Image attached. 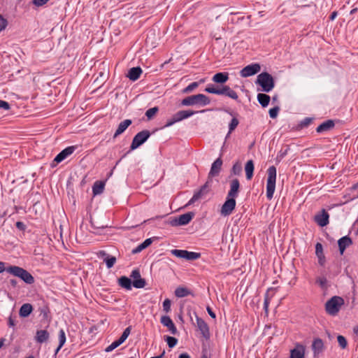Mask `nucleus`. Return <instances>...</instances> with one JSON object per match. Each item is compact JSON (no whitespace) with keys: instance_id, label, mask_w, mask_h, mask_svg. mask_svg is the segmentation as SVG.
<instances>
[{"instance_id":"obj_3","label":"nucleus","mask_w":358,"mask_h":358,"mask_svg":"<svg viewBox=\"0 0 358 358\" xmlns=\"http://www.w3.org/2000/svg\"><path fill=\"white\" fill-rule=\"evenodd\" d=\"M210 103V99L203 94H197L184 98L180 103L182 106H206Z\"/></svg>"},{"instance_id":"obj_44","label":"nucleus","mask_w":358,"mask_h":358,"mask_svg":"<svg viewBox=\"0 0 358 358\" xmlns=\"http://www.w3.org/2000/svg\"><path fill=\"white\" fill-rule=\"evenodd\" d=\"M38 311L40 312L41 315H43L44 319L48 318V314L50 313V309L48 305L43 304L42 306H40Z\"/></svg>"},{"instance_id":"obj_18","label":"nucleus","mask_w":358,"mask_h":358,"mask_svg":"<svg viewBox=\"0 0 358 358\" xmlns=\"http://www.w3.org/2000/svg\"><path fill=\"white\" fill-rule=\"evenodd\" d=\"M352 244V238L348 236H344L338 240V250L341 255H343L345 249Z\"/></svg>"},{"instance_id":"obj_10","label":"nucleus","mask_w":358,"mask_h":358,"mask_svg":"<svg viewBox=\"0 0 358 358\" xmlns=\"http://www.w3.org/2000/svg\"><path fill=\"white\" fill-rule=\"evenodd\" d=\"M196 317V326L202 336L206 339H209L210 337V329L208 324L200 317H199L196 312H194Z\"/></svg>"},{"instance_id":"obj_29","label":"nucleus","mask_w":358,"mask_h":358,"mask_svg":"<svg viewBox=\"0 0 358 358\" xmlns=\"http://www.w3.org/2000/svg\"><path fill=\"white\" fill-rule=\"evenodd\" d=\"M229 80V73L227 72H219L215 73L213 78L212 80L214 83L223 85Z\"/></svg>"},{"instance_id":"obj_61","label":"nucleus","mask_w":358,"mask_h":358,"mask_svg":"<svg viewBox=\"0 0 358 358\" xmlns=\"http://www.w3.org/2000/svg\"><path fill=\"white\" fill-rule=\"evenodd\" d=\"M206 310L208 313V315L213 319L216 318L215 313L213 311L212 308L210 306L206 307Z\"/></svg>"},{"instance_id":"obj_25","label":"nucleus","mask_w":358,"mask_h":358,"mask_svg":"<svg viewBox=\"0 0 358 358\" xmlns=\"http://www.w3.org/2000/svg\"><path fill=\"white\" fill-rule=\"evenodd\" d=\"M197 113H198V111H195V110H182L178 111L177 113H176L174 114V115L176 116L178 122H180L183 120H185V119H187V118L192 117V115H195Z\"/></svg>"},{"instance_id":"obj_38","label":"nucleus","mask_w":358,"mask_h":358,"mask_svg":"<svg viewBox=\"0 0 358 358\" xmlns=\"http://www.w3.org/2000/svg\"><path fill=\"white\" fill-rule=\"evenodd\" d=\"M201 257V253L185 250V259L193 261Z\"/></svg>"},{"instance_id":"obj_15","label":"nucleus","mask_w":358,"mask_h":358,"mask_svg":"<svg viewBox=\"0 0 358 358\" xmlns=\"http://www.w3.org/2000/svg\"><path fill=\"white\" fill-rule=\"evenodd\" d=\"M76 149V146L75 145L66 147L56 155L53 162L57 164L62 162L66 158H67L69 156L73 154Z\"/></svg>"},{"instance_id":"obj_37","label":"nucleus","mask_w":358,"mask_h":358,"mask_svg":"<svg viewBox=\"0 0 358 358\" xmlns=\"http://www.w3.org/2000/svg\"><path fill=\"white\" fill-rule=\"evenodd\" d=\"M315 283L320 286L322 289H327L329 287L327 279L325 276H319L315 280Z\"/></svg>"},{"instance_id":"obj_17","label":"nucleus","mask_w":358,"mask_h":358,"mask_svg":"<svg viewBox=\"0 0 358 358\" xmlns=\"http://www.w3.org/2000/svg\"><path fill=\"white\" fill-rule=\"evenodd\" d=\"M222 166V159L221 157H219L211 165L210 170L208 173V178L218 176L221 171Z\"/></svg>"},{"instance_id":"obj_5","label":"nucleus","mask_w":358,"mask_h":358,"mask_svg":"<svg viewBox=\"0 0 358 358\" xmlns=\"http://www.w3.org/2000/svg\"><path fill=\"white\" fill-rule=\"evenodd\" d=\"M344 299L341 296H334L325 303V311L329 315L335 316L344 304Z\"/></svg>"},{"instance_id":"obj_20","label":"nucleus","mask_w":358,"mask_h":358,"mask_svg":"<svg viewBox=\"0 0 358 358\" xmlns=\"http://www.w3.org/2000/svg\"><path fill=\"white\" fill-rule=\"evenodd\" d=\"M324 348L323 341L320 338H314L312 343V350L314 357L319 355L323 351Z\"/></svg>"},{"instance_id":"obj_36","label":"nucleus","mask_w":358,"mask_h":358,"mask_svg":"<svg viewBox=\"0 0 358 358\" xmlns=\"http://www.w3.org/2000/svg\"><path fill=\"white\" fill-rule=\"evenodd\" d=\"M257 98L258 102L263 108L268 106L271 100L270 96L264 93H259Z\"/></svg>"},{"instance_id":"obj_48","label":"nucleus","mask_w":358,"mask_h":358,"mask_svg":"<svg viewBox=\"0 0 358 358\" xmlns=\"http://www.w3.org/2000/svg\"><path fill=\"white\" fill-rule=\"evenodd\" d=\"M313 120V117H305L299 124V127L302 129L307 127Z\"/></svg>"},{"instance_id":"obj_45","label":"nucleus","mask_w":358,"mask_h":358,"mask_svg":"<svg viewBox=\"0 0 358 358\" xmlns=\"http://www.w3.org/2000/svg\"><path fill=\"white\" fill-rule=\"evenodd\" d=\"M231 174L239 176L242 172V166L238 162L235 163L231 170Z\"/></svg>"},{"instance_id":"obj_43","label":"nucleus","mask_w":358,"mask_h":358,"mask_svg":"<svg viewBox=\"0 0 358 358\" xmlns=\"http://www.w3.org/2000/svg\"><path fill=\"white\" fill-rule=\"evenodd\" d=\"M199 85V83L193 82V83H190L189 85H188L186 87H185L182 90V92L183 94H188V93L192 92L196 87H198Z\"/></svg>"},{"instance_id":"obj_62","label":"nucleus","mask_w":358,"mask_h":358,"mask_svg":"<svg viewBox=\"0 0 358 358\" xmlns=\"http://www.w3.org/2000/svg\"><path fill=\"white\" fill-rule=\"evenodd\" d=\"M8 325L10 327H14L15 326V320L13 319L11 315L8 317Z\"/></svg>"},{"instance_id":"obj_33","label":"nucleus","mask_w":358,"mask_h":358,"mask_svg":"<svg viewBox=\"0 0 358 358\" xmlns=\"http://www.w3.org/2000/svg\"><path fill=\"white\" fill-rule=\"evenodd\" d=\"M105 187V181L96 180L92 186V193L94 196L99 195L103 193Z\"/></svg>"},{"instance_id":"obj_6","label":"nucleus","mask_w":358,"mask_h":358,"mask_svg":"<svg viewBox=\"0 0 358 358\" xmlns=\"http://www.w3.org/2000/svg\"><path fill=\"white\" fill-rule=\"evenodd\" d=\"M268 178L266 182V197L271 200L275 189L276 182V168L274 166H271L267 170Z\"/></svg>"},{"instance_id":"obj_22","label":"nucleus","mask_w":358,"mask_h":358,"mask_svg":"<svg viewBox=\"0 0 358 358\" xmlns=\"http://www.w3.org/2000/svg\"><path fill=\"white\" fill-rule=\"evenodd\" d=\"M132 124V120L130 119H126L121 122L113 136V138H116L118 136L123 134L126 129Z\"/></svg>"},{"instance_id":"obj_1","label":"nucleus","mask_w":358,"mask_h":358,"mask_svg":"<svg viewBox=\"0 0 358 358\" xmlns=\"http://www.w3.org/2000/svg\"><path fill=\"white\" fill-rule=\"evenodd\" d=\"M8 273L20 278L27 285H31L35 282L34 276L28 271L18 266L10 264L8 267Z\"/></svg>"},{"instance_id":"obj_16","label":"nucleus","mask_w":358,"mask_h":358,"mask_svg":"<svg viewBox=\"0 0 358 358\" xmlns=\"http://www.w3.org/2000/svg\"><path fill=\"white\" fill-rule=\"evenodd\" d=\"M240 182L238 179L234 178L230 181V189L227 193L228 197L236 199L240 192Z\"/></svg>"},{"instance_id":"obj_11","label":"nucleus","mask_w":358,"mask_h":358,"mask_svg":"<svg viewBox=\"0 0 358 358\" xmlns=\"http://www.w3.org/2000/svg\"><path fill=\"white\" fill-rule=\"evenodd\" d=\"M236 199L227 196L220 210L221 215L224 216L231 215L236 208Z\"/></svg>"},{"instance_id":"obj_7","label":"nucleus","mask_w":358,"mask_h":358,"mask_svg":"<svg viewBox=\"0 0 358 358\" xmlns=\"http://www.w3.org/2000/svg\"><path fill=\"white\" fill-rule=\"evenodd\" d=\"M151 136V132L147 129H144L137 133L133 138L132 142L130 145V149L127 152L129 153L131 151L134 150L145 143Z\"/></svg>"},{"instance_id":"obj_26","label":"nucleus","mask_w":358,"mask_h":358,"mask_svg":"<svg viewBox=\"0 0 358 358\" xmlns=\"http://www.w3.org/2000/svg\"><path fill=\"white\" fill-rule=\"evenodd\" d=\"M157 237H152V238L145 239L143 242H142L138 246H136L135 248H134L131 250V253L135 255V254L141 252L142 250H143L145 248H147L148 247H149L152 243L154 239H157Z\"/></svg>"},{"instance_id":"obj_64","label":"nucleus","mask_w":358,"mask_h":358,"mask_svg":"<svg viewBox=\"0 0 358 358\" xmlns=\"http://www.w3.org/2000/svg\"><path fill=\"white\" fill-rule=\"evenodd\" d=\"M338 15V12L337 11H334L332 12L330 15H329V20L331 21H333L336 19V17H337Z\"/></svg>"},{"instance_id":"obj_12","label":"nucleus","mask_w":358,"mask_h":358,"mask_svg":"<svg viewBox=\"0 0 358 358\" xmlns=\"http://www.w3.org/2000/svg\"><path fill=\"white\" fill-rule=\"evenodd\" d=\"M314 221L321 227L327 226L329 222V213L325 209H322L315 215Z\"/></svg>"},{"instance_id":"obj_19","label":"nucleus","mask_w":358,"mask_h":358,"mask_svg":"<svg viewBox=\"0 0 358 358\" xmlns=\"http://www.w3.org/2000/svg\"><path fill=\"white\" fill-rule=\"evenodd\" d=\"M160 322L164 327L169 329V330L172 334L175 335L178 333L177 328L169 316H162L161 317Z\"/></svg>"},{"instance_id":"obj_30","label":"nucleus","mask_w":358,"mask_h":358,"mask_svg":"<svg viewBox=\"0 0 358 358\" xmlns=\"http://www.w3.org/2000/svg\"><path fill=\"white\" fill-rule=\"evenodd\" d=\"M33 309V306L31 303H24L21 306L19 310V315L21 317H27L32 313Z\"/></svg>"},{"instance_id":"obj_21","label":"nucleus","mask_w":358,"mask_h":358,"mask_svg":"<svg viewBox=\"0 0 358 358\" xmlns=\"http://www.w3.org/2000/svg\"><path fill=\"white\" fill-rule=\"evenodd\" d=\"M99 257L103 258L108 268H112L116 262V257L108 255L106 251L101 250L99 253Z\"/></svg>"},{"instance_id":"obj_49","label":"nucleus","mask_w":358,"mask_h":358,"mask_svg":"<svg viewBox=\"0 0 358 358\" xmlns=\"http://www.w3.org/2000/svg\"><path fill=\"white\" fill-rule=\"evenodd\" d=\"M338 345L342 349H345L348 345V341L346 338L341 335H338L337 337Z\"/></svg>"},{"instance_id":"obj_14","label":"nucleus","mask_w":358,"mask_h":358,"mask_svg":"<svg viewBox=\"0 0 358 358\" xmlns=\"http://www.w3.org/2000/svg\"><path fill=\"white\" fill-rule=\"evenodd\" d=\"M209 182L207 181L204 185H203L201 188L195 192L192 196V197L189 199L187 203V206L193 204L194 202L201 199L203 195H205L209 190Z\"/></svg>"},{"instance_id":"obj_59","label":"nucleus","mask_w":358,"mask_h":358,"mask_svg":"<svg viewBox=\"0 0 358 358\" xmlns=\"http://www.w3.org/2000/svg\"><path fill=\"white\" fill-rule=\"evenodd\" d=\"M49 0H32V3L36 6H42L45 5Z\"/></svg>"},{"instance_id":"obj_13","label":"nucleus","mask_w":358,"mask_h":358,"mask_svg":"<svg viewBox=\"0 0 358 358\" xmlns=\"http://www.w3.org/2000/svg\"><path fill=\"white\" fill-rule=\"evenodd\" d=\"M130 277L134 279L133 280V286L135 288L141 289L143 288L146 282L145 280L141 278V273L138 269H134L131 271Z\"/></svg>"},{"instance_id":"obj_53","label":"nucleus","mask_w":358,"mask_h":358,"mask_svg":"<svg viewBox=\"0 0 358 358\" xmlns=\"http://www.w3.org/2000/svg\"><path fill=\"white\" fill-rule=\"evenodd\" d=\"M8 25V20L0 14V31L4 30Z\"/></svg>"},{"instance_id":"obj_27","label":"nucleus","mask_w":358,"mask_h":358,"mask_svg":"<svg viewBox=\"0 0 358 358\" xmlns=\"http://www.w3.org/2000/svg\"><path fill=\"white\" fill-rule=\"evenodd\" d=\"M335 126L334 121L333 120H327L320 124L317 128L316 131L317 133H323L331 130Z\"/></svg>"},{"instance_id":"obj_2","label":"nucleus","mask_w":358,"mask_h":358,"mask_svg":"<svg viewBox=\"0 0 358 358\" xmlns=\"http://www.w3.org/2000/svg\"><path fill=\"white\" fill-rule=\"evenodd\" d=\"M204 91L207 93L217 95H224L236 101H238V96L234 90L228 85H222L221 87H215L213 84H208Z\"/></svg>"},{"instance_id":"obj_9","label":"nucleus","mask_w":358,"mask_h":358,"mask_svg":"<svg viewBox=\"0 0 358 358\" xmlns=\"http://www.w3.org/2000/svg\"><path fill=\"white\" fill-rule=\"evenodd\" d=\"M261 70V66L259 63H252L247 65L240 71V76L242 78H247L257 74Z\"/></svg>"},{"instance_id":"obj_40","label":"nucleus","mask_w":358,"mask_h":358,"mask_svg":"<svg viewBox=\"0 0 358 358\" xmlns=\"http://www.w3.org/2000/svg\"><path fill=\"white\" fill-rule=\"evenodd\" d=\"M159 111V108L157 106H155L153 108H150L145 112V116L148 118V120H152L154 116Z\"/></svg>"},{"instance_id":"obj_58","label":"nucleus","mask_w":358,"mask_h":358,"mask_svg":"<svg viewBox=\"0 0 358 358\" xmlns=\"http://www.w3.org/2000/svg\"><path fill=\"white\" fill-rule=\"evenodd\" d=\"M0 108H2L3 110H9L10 109V104L8 102L0 99Z\"/></svg>"},{"instance_id":"obj_23","label":"nucleus","mask_w":358,"mask_h":358,"mask_svg":"<svg viewBox=\"0 0 358 358\" xmlns=\"http://www.w3.org/2000/svg\"><path fill=\"white\" fill-rule=\"evenodd\" d=\"M305 347L297 343L296 347L290 351V358H304Z\"/></svg>"},{"instance_id":"obj_8","label":"nucleus","mask_w":358,"mask_h":358,"mask_svg":"<svg viewBox=\"0 0 358 358\" xmlns=\"http://www.w3.org/2000/svg\"><path fill=\"white\" fill-rule=\"evenodd\" d=\"M194 217V213L188 212L178 217H171L168 223L172 227L184 226L188 224Z\"/></svg>"},{"instance_id":"obj_63","label":"nucleus","mask_w":358,"mask_h":358,"mask_svg":"<svg viewBox=\"0 0 358 358\" xmlns=\"http://www.w3.org/2000/svg\"><path fill=\"white\" fill-rule=\"evenodd\" d=\"M9 284L13 288H15L17 286V281L15 279H10Z\"/></svg>"},{"instance_id":"obj_54","label":"nucleus","mask_w":358,"mask_h":358,"mask_svg":"<svg viewBox=\"0 0 358 358\" xmlns=\"http://www.w3.org/2000/svg\"><path fill=\"white\" fill-rule=\"evenodd\" d=\"M10 265V264L7 262L0 261V273L3 272L8 273V267Z\"/></svg>"},{"instance_id":"obj_32","label":"nucleus","mask_w":358,"mask_h":358,"mask_svg":"<svg viewBox=\"0 0 358 358\" xmlns=\"http://www.w3.org/2000/svg\"><path fill=\"white\" fill-rule=\"evenodd\" d=\"M118 285L127 290H131L133 286V281L129 278L123 275L118 278Z\"/></svg>"},{"instance_id":"obj_52","label":"nucleus","mask_w":358,"mask_h":358,"mask_svg":"<svg viewBox=\"0 0 358 358\" xmlns=\"http://www.w3.org/2000/svg\"><path fill=\"white\" fill-rule=\"evenodd\" d=\"M289 150V145H287L286 148L285 150H280L279 152L278 153L277 158H280V159H283L288 153Z\"/></svg>"},{"instance_id":"obj_39","label":"nucleus","mask_w":358,"mask_h":358,"mask_svg":"<svg viewBox=\"0 0 358 358\" xmlns=\"http://www.w3.org/2000/svg\"><path fill=\"white\" fill-rule=\"evenodd\" d=\"M273 290H274L273 288H272V287L268 288L264 295V309L266 313H267L268 310V305H269L271 298V296H269V292L273 291Z\"/></svg>"},{"instance_id":"obj_55","label":"nucleus","mask_w":358,"mask_h":358,"mask_svg":"<svg viewBox=\"0 0 358 358\" xmlns=\"http://www.w3.org/2000/svg\"><path fill=\"white\" fill-rule=\"evenodd\" d=\"M176 122H178L176 116L173 115L170 119L167 120L166 124L164 127H169Z\"/></svg>"},{"instance_id":"obj_60","label":"nucleus","mask_w":358,"mask_h":358,"mask_svg":"<svg viewBox=\"0 0 358 358\" xmlns=\"http://www.w3.org/2000/svg\"><path fill=\"white\" fill-rule=\"evenodd\" d=\"M131 326H129V327H127V328L124 330V331H123V333L122 334L121 336H122L124 340H126V339L128 338V336H129L130 332H131Z\"/></svg>"},{"instance_id":"obj_31","label":"nucleus","mask_w":358,"mask_h":358,"mask_svg":"<svg viewBox=\"0 0 358 358\" xmlns=\"http://www.w3.org/2000/svg\"><path fill=\"white\" fill-rule=\"evenodd\" d=\"M142 72L143 71H142V69H141V67H139V66L132 67L129 70L127 76L129 78V80H131L132 81H136L139 78Z\"/></svg>"},{"instance_id":"obj_4","label":"nucleus","mask_w":358,"mask_h":358,"mask_svg":"<svg viewBox=\"0 0 358 358\" xmlns=\"http://www.w3.org/2000/svg\"><path fill=\"white\" fill-rule=\"evenodd\" d=\"M255 83L262 87L264 92H271L275 87V80L268 72H262L257 76Z\"/></svg>"},{"instance_id":"obj_51","label":"nucleus","mask_w":358,"mask_h":358,"mask_svg":"<svg viewBox=\"0 0 358 358\" xmlns=\"http://www.w3.org/2000/svg\"><path fill=\"white\" fill-rule=\"evenodd\" d=\"M279 110L280 108L278 106H275L271 108L268 111L270 117L272 119H275L278 116Z\"/></svg>"},{"instance_id":"obj_47","label":"nucleus","mask_w":358,"mask_h":358,"mask_svg":"<svg viewBox=\"0 0 358 358\" xmlns=\"http://www.w3.org/2000/svg\"><path fill=\"white\" fill-rule=\"evenodd\" d=\"M171 253L178 258L185 259V250L173 249L171 250Z\"/></svg>"},{"instance_id":"obj_56","label":"nucleus","mask_w":358,"mask_h":358,"mask_svg":"<svg viewBox=\"0 0 358 358\" xmlns=\"http://www.w3.org/2000/svg\"><path fill=\"white\" fill-rule=\"evenodd\" d=\"M119 346L117 343L115 341L110 345H109L106 349L105 351L106 352H112L113 350L117 348Z\"/></svg>"},{"instance_id":"obj_35","label":"nucleus","mask_w":358,"mask_h":358,"mask_svg":"<svg viewBox=\"0 0 358 358\" xmlns=\"http://www.w3.org/2000/svg\"><path fill=\"white\" fill-rule=\"evenodd\" d=\"M255 165L252 160H248L245 165V171L247 180H250L254 174Z\"/></svg>"},{"instance_id":"obj_28","label":"nucleus","mask_w":358,"mask_h":358,"mask_svg":"<svg viewBox=\"0 0 358 358\" xmlns=\"http://www.w3.org/2000/svg\"><path fill=\"white\" fill-rule=\"evenodd\" d=\"M50 338L49 332L45 329L37 330L35 335V341L38 343H43L48 341Z\"/></svg>"},{"instance_id":"obj_24","label":"nucleus","mask_w":358,"mask_h":358,"mask_svg":"<svg viewBox=\"0 0 358 358\" xmlns=\"http://www.w3.org/2000/svg\"><path fill=\"white\" fill-rule=\"evenodd\" d=\"M315 255L318 259V264L321 266H324L326 262V258L323 252V246L320 243H317L315 245Z\"/></svg>"},{"instance_id":"obj_46","label":"nucleus","mask_w":358,"mask_h":358,"mask_svg":"<svg viewBox=\"0 0 358 358\" xmlns=\"http://www.w3.org/2000/svg\"><path fill=\"white\" fill-rule=\"evenodd\" d=\"M238 124L239 121L236 117H233L231 119L229 124V134H231V133L236 128Z\"/></svg>"},{"instance_id":"obj_41","label":"nucleus","mask_w":358,"mask_h":358,"mask_svg":"<svg viewBox=\"0 0 358 358\" xmlns=\"http://www.w3.org/2000/svg\"><path fill=\"white\" fill-rule=\"evenodd\" d=\"M164 340L170 348H174L178 343V339L173 336H166Z\"/></svg>"},{"instance_id":"obj_34","label":"nucleus","mask_w":358,"mask_h":358,"mask_svg":"<svg viewBox=\"0 0 358 358\" xmlns=\"http://www.w3.org/2000/svg\"><path fill=\"white\" fill-rule=\"evenodd\" d=\"M174 294L178 298L185 297L188 295L194 296V294L187 288L183 287H178L175 289Z\"/></svg>"},{"instance_id":"obj_50","label":"nucleus","mask_w":358,"mask_h":358,"mask_svg":"<svg viewBox=\"0 0 358 358\" xmlns=\"http://www.w3.org/2000/svg\"><path fill=\"white\" fill-rule=\"evenodd\" d=\"M171 301L169 299H166L162 304L163 306V310L168 313L171 311Z\"/></svg>"},{"instance_id":"obj_42","label":"nucleus","mask_w":358,"mask_h":358,"mask_svg":"<svg viewBox=\"0 0 358 358\" xmlns=\"http://www.w3.org/2000/svg\"><path fill=\"white\" fill-rule=\"evenodd\" d=\"M66 341L65 331L61 329L59 331V349H61Z\"/></svg>"},{"instance_id":"obj_57","label":"nucleus","mask_w":358,"mask_h":358,"mask_svg":"<svg viewBox=\"0 0 358 358\" xmlns=\"http://www.w3.org/2000/svg\"><path fill=\"white\" fill-rule=\"evenodd\" d=\"M15 227L17 229H19L20 231H25V229L27 228L26 224L23 222H20V221H17L15 223Z\"/></svg>"}]
</instances>
